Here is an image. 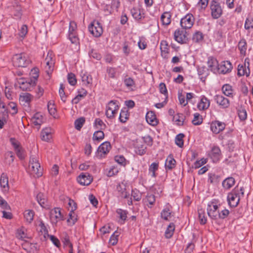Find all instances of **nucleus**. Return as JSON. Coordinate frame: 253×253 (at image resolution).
I'll list each match as a JSON object with an SVG mask.
<instances>
[{
	"mask_svg": "<svg viewBox=\"0 0 253 253\" xmlns=\"http://www.w3.org/2000/svg\"><path fill=\"white\" fill-rule=\"evenodd\" d=\"M19 87L23 90L31 91L36 84V80H26L19 82Z\"/></svg>",
	"mask_w": 253,
	"mask_h": 253,
	"instance_id": "obj_17",
	"label": "nucleus"
},
{
	"mask_svg": "<svg viewBox=\"0 0 253 253\" xmlns=\"http://www.w3.org/2000/svg\"><path fill=\"white\" fill-rule=\"evenodd\" d=\"M94 126L95 128L98 130H102L105 128L106 126L104 123V122L99 118L96 119L94 123Z\"/></svg>",
	"mask_w": 253,
	"mask_h": 253,
	"instance_id": "obj_39",
	"label": "nucleus"
},
{
	"mask_svg": "<svg viewBox=\"0 0 253 253\" xmlns=\"http://www.w3.org/2000/svg\"><path fill=\"white\" fill-rule=\"evenodd\" d=\"M173 120L176 122V124L178 126H182L183 124L184 118L182 114H177L176 116L173 117Z\"/></svg>",
	"mask_w": 253,
	"mask_h": 253,
	"instance_id": "obj_58",
	"label": "nucleus"
},
{
	"mask_svg": "<svg viewBox=\"0 0 253 253\" xmlns=\"http://www.w3.org/2000/svg\"><path fill=\"white\" fill-rule=\"evenodd\" d=\"M78 182L82 185H88L92 181V178L88 173H82L77 177Z\"/></svg>",
	"mask_w": 253,
	"mask_h": 253,
	"instance_id": "obj_15",
	"label": "nucleus"
},
{
	"mask_svg": "<svg viewBox=\"0 0 253 253\" xmlns=\"http://www.w3.org/2000/svg\"><path fill=\"white\" fill-rule=\"evenodd\" d=\"M28 33V27L26 25H23L19 30L18 35L20 38L24 39Z\"/></svg>",
	"mask_w": 253,
	"mask_h": 253,
	"instance_id": "obj_55",
	"label": "nucleus"
},
{
	"mask_svg": "<svg viewBox=\"0 0 253 253\" xmlns=\"http://www.w3.org/2000/svg\"><path fill=\"white\" fill-rule=\"evenodd\" d=\"M198 214L200 222L201 224H205L207 223V219L205 215V213L203 210H199Z\"/></svg>",
	"mask_w": 253,
	"mask_h": 253,
	"instance_id": "obj_49",
	"label": "nucleus"
},
{
	"mask_svg": "<svg viewBox=\"0 0 253 253\" xmlns=\"http://www.w3.org/2000/svg\"><path fill=\"white\" fill-rule=\"evenodd\" d=\"M160 49L162 56L166 58L169 53V48L168 43L166 41H162L161 42Z\"/></svg>",
	"mask_w": 253,
	"mask_h": 253,
	"instance_id": "obj_33",
	"label": "nucleus"
},
{
	"mask_svg": "<svg viewBox=\"0 0 253 253\" xmlns=\"http://www.w3.org/2000/svg\"><path fill=\"white\" fill-rule=\"evenodd\" d=\"M116 212L122 220L123 221L126 220L127 214V211H126L119 209L117 210Z\"/></svg>",
	"mask_w": 253,
	"mask_h": 253,
	"instance_id": "obj_52",
	"label": "nucleus"
},
{
	"mask_svg": "<svg viewBox=\"0 0 253 253\" xmlns=\"http://www.w3.org/2000/svg\"><path fill=\"white\" fill-rule=\"evenodd\" d=\"M134 149L135 153L140 156L146 153V147L141 142H137L134 145Z\"/></svg>",
	"mask_w": 253,
	"mask_h": 253,
	"instance_id": "obj_29",
	"label": "nucleus"
},
{
	"mask_svg": "<svg viewBox=\"0 0 253 253\" xmlns=\"http://www.w3.org/2000/svg\"><path fill=\"white\" fill-rule=\"evenodd\" d=\"M224 97V96L220 94H217L214 96V101L221 109L223 105Z\"/></svg>",
	"mask_w": 253,
	"mask_h": 253,
	"instance_id": "obj_57",
	"label": "nucleus"
},
{
	"mask_svg": "<svg viewBox=\"0 0 253 253\" xmlns=\"http://www.w3.org/2000/svg\"><path fill=\"white\" fill-rule=\"evenodd\" d=\"M117 234V232H114L110 237V240H109V243L112 245H115L118 241V234Z\"/></svg>",
	"mask_w": 253,
	"mask_h": 253,
	"instance_id": "obj_63",
	"label": "nucleus"
},
{
	"mask_svg": "<svg viewBox=\"0 0 253 253\" xmlns=\"http://www.w3.org/2000/svg\"><path fill=\"white\" fill-rule=\"evenodd\" d=\"M52 137V129L51 127L43 128L41 132V138L42 141L48 142Z\"/></svg>",
	"mask_w": 253,
	"mask_h": 253,
	"instance_id": "obj_20",
	"label": "nucleus"
},
{
	"mask_svg": "<svg viewBox=\"0 0 253 253\" xmlns=\"http://www.w3.org/2000/svg\"><path fill=\"white\" fill-rule=\"evenodd\" d=\"M69 216V217L67 220V222L69 225H74L78 220L77 215L74 212V211H73V212L70 211Z\"/></svg>",
	"mask_w": 253,
	"mask_h": 253,
	"instance_id": "obj_38",
	"label": "nucleus"
},
{
	"mask_svg": "<svg viewBox=\"0 0 253 253\" xmlns=\"http://www.w3.org/2000/svg\"><path fill=\"white\" fill-rule=\"evenodd\" d=\"M235 183V180L233 177H228L222 183L223 187L226 190L230 189Z\"/></svg>",
	"mask_w": 253,
	"mask_h": 253,
	"instance_id": "obj_28",
	"label": "nucleus"
},
{
	"mask_svg": "<svg viewBox=\"0 0 253 253\" xmlns=\"http://www.w3.org/2000/svg\"><path fill=\"white\" fill-rule=\"evenodd\" d=\"M37 200L41 206L44 208H47V199L45 196L42 193H39L37 195Z\"/></svg>",
	"mask_w": 253,
	"mask_h": 253,
	"instance_id": "obj_30",
	"label": "nucleus"
},
{
	"mask_svg": "<svg viewBox=\"0 0 253 253\" xmlns=\"http://www.w3.org/2000/svg\"><path fill=\"white\" fill-rule=\"evenodd\" d=\"M210 106V101L205 96L201 97L200 101L197 104V108L199 110H205Z\"/></svg>",
	"mask_w": 253,
	"mask_h": 253,
	"instance_id": "obj_21",
	"label": "nucleus"
},
{
	"mask_svg": "<svg viewBox=\"0 0 253 253\" xmlns=\"http://www.w3.org/2000/svg\"><path fill=\"white\" fill-rule=\"evenodd\" d=\"M12 63L16 67H26L30 61L24 53L16 54L12 57Z\"/></svg>",
	"mask_w": 253,
	"mask_h": 253,
	"instance_id": "obj_4",
	"label": "nucleus"
},
{
	"mask_svg": "<svg viewBox=\"0 0 253 253\" xmlns=\"http://www.w3.org/2000/svg\"><path fill=\"white\" fill-rule=\"evenodd\" d=\"M49 218L51 223L53 225H56L58 222L63 220L64 216L61 214V209L54 208L49 212Z\"/></svg>",
	"mask_w": 253,
	"mask_h": 253,
	"instance_id": "obj_6",
	"label": "nucleus"
},
{
	"mask_svg": "<svg viewBox=\"0 0 253 253\" xmlns=\"http://www.w3.org/2000/svg\"><path fill=\"white\" fill-rule=\"evenodd\" d=\"M218 206L214 205L213 207L210 205L207 206V212L208 215L212 219H217Z\"/></svg>",
	"mask_w": 253,
	"mask_h": 253,
	"instance_id": "obj_22",
	"label": "nucleus"
},
{
	"mask_svg": "<svg viewBox=\"0 0 253 253\" xmlns=\"http://www.w3.org/2000/svg\"><path fill=\"white\" fill-rule=\"evenodd\" d=\"M64 89L65 86L63 84H61L59 89V94L61 100L64 102H65L66 101L67 96L65 94Z\"/></svg>",
	"mask_w": 253,
	"mask_h": 253,
	"instance_id": "obj_50",
	"label": "nucleus"
},
{
	"mask_svg": "<svg viewBox=\"0 0 253 253\" xmlns=\"http://www.w3.org/2000/svg\"><path fill=\"white\" fill-rule=\"evenodd\" d=\"M119 106L118 105V101L117 100L110 101L106 107V116L108 118H113L117 114Z\"/></svg>",
	"mask_w": 253,
	"mask_h": 253,
	"instance_id": "obj_5",
	"label": "nucleus"
},
{
	"mask_svg": "<svg viewBox=\"0 0 253 253\" xmlns=\"http://www.w3.org/2000/svg\"><path fill=\"white\" fill-rule=\"evenodd\" d=\"M131 196L133 200L136 201H139L142 197L141 193L136 189L132 190Z\"/></svg>",
	"mask_w": 253,
	"mask_h": 253,
	"instance_id": "obj_54",
	"label": "nucleus"
},
{
	"mask_svg": "<svg viewBox=\"0 0 253 253\" xmlns=\"http://www.w3.org/2000/svg\"><path fill=\"white\" fill-rule=\"evenodd\" d=\"M146 121L149 124L153 126L158 124V121L154 113L152 111L148 112L146 115Z\"/></svg>",
	"mask_w": 253,
	"mask_h": 253,
	"instance_id": "obj_24",
	"label": "nucleus"
},
{
	"mask_svg": "<svg viewBox=\"0 0 253 253\" xmlns=\"http://www.w3.org/2000/svg\"><path fill=\"white\" fill-rule=\"evenodd\" d=\"M176 165V161L173 157L169 155L167 158L165 162V169L166 170H171L173 169Z\"/></svg>",
	"mask_w": 253,
	"mask_h": 253,
	"instance_id": "obj_27",
	"label": "nucleus"
},
{
	"mask_svg": "<svg viewBox=\"0 0 253 253\" xmlns=\"http://www.w3.org/2000/svg\"><path fill=\"white\" fill-rule=\"evenodd\" d=\"M155 201V196L151 194H148L142 200V202L144 205L150 208L154 205Z\"/></svg>",
	"mask_w": 253,
	"mask_h": 253,
	"instance_id": "obj_23",
	"label": "nucleus"
},
{
	"mask_svg": "<svg viewBox=\"0 0 253 253\" xmlns=\"http://www.w3.org/2000/svg\"><path fill=\"white\" fill-rule=\"evenodd\" d=\"M184 135L183 133H179L176 136L175 139V144L179 147L181 148L183 146V138Z\"/></svg>",
	"mask_w": 253,
	"mask_h": 253,
	"instance_id": "obj_48",
	"label": "nucleus"
},
{
	"mask_svg": "<svg viewBox=\"0 0 253 253\" xmlns=\"http://www.w3.org/2000/svg\"><path fill=\"white\" fill-rule=\"evenodd\" d=\"M208 65L211 70L214 73H217L218 70V66L217 60L213 57H210L208 60Z\"/></svg>",
	"mask_w": 253,
	"mask_h": 253,
	"instance_id": "obj_19",
	"label": "nucleus"
},
{
	"mask_svg": "<svg viewBox=\"0 0 253 253\" xmlns=\"http://www.w3.org/2000/svg\"><path fill=\"white\" fill-rule=\"evenodd\" d=\"M249 59L246 58L244 65H239L238 67V75L241 77L246 75L248 77L250 75Z\"/></svg>",
	"mask_w": 253,
	"mask_h": 253,
	"instance_id": "obj_11",
	"label": "nucleus"
},
{
	"mask_svg": "<svg viewBox=\"0 0 253 253\" xmlns=\"http://www.w3.org/2000/svg\"><path fill=\"white\" fill-rule=\"evenodd\" d=\"M129 116V114L128 113V111L126 108H124L121 110V111L120 114V121L123 123H126L128 119Z\"/></svg>",
	"mask_w": 253,
	"mask_h": 253,
	"instance_id": "obj_34",
	"label": "nucleus"
},
{
	"mask_svg": "<svg viewBox=\"0 0 253 253\" xmlns=\"http://www.w3.org/2000/svg\"><path fill=\"white\" fill-rule=\"evenodd\" d=\"M29 169L34 176L39 177L42 175V169L39 162L38 155L31 156L29 161Z\"/></svg>",
	"mask_w": 253,
	"mask_h": 253,
	"instance_id": "obj_3",
	"label": "nucleus"
},
{
	"mask_svg": "<svg viewBox=\"0 0 253 253\" xmlns=\"http://www.w3.org/2000/svg\"><path fill=\"white\" fill-rule=\"evenodd\" d=\"M159 168V163L158 162H154L152 163L149 167V174L152 177H156L157 175L156 173V171Z\"/></svg>",
	"mask_w": 253,
	"mask_h": 253,
	"instance_id": "obj_31",
	"label": "nucleus"
},
{
	"mask_svg": "<svg viewBox=\"0 0 253 253\" xmlns=\"http://www.w3.org/2000/svg\"><path fill=\"white\" fill-rule=\"evenodd\" d=\"M32 122L35 126H40L43 123V117L40 113H36L32 118Z\"/></svg>",
	"mask_w": 253,
	"mask_h": 253,
	"instance_id": "obj_32",
	"label": "nucleus"
},
{
	"mask_svg": "<svg viewBox=\"0 0 253 253\" xmlns=\"http://www.w3.org/2000/svg\"><path fill=\"white\" fill-rule=\"evenodd\" d=\"M208 3L209 0H200L197 4V6L199 10L203 11L207 7Z\"/></svg>",
	"mask_w": 253,
	"mask_h": 253,
	"instance_id": "obj_51",
	"label": "nucleus"
},
{
	"mask_svg": "<svg viewBox=\"0 0 253 253\" xmlns=\"http://www.w3.org/2000/svg\"><path fill=\"white\" fill-rule=\"evenodd\" d=\"M186 34V32L182 30L177 29L174 33V39L179 43H185L188 40Z\"/></svg>",
	"mask_w": 253,
	"mask_h": 253,
	"instance_id": "obj_12",
	"label": "nucleus"
},
{
	"mask_svg": "<svg viewBox=\"0 0 253 253\" xmlns=\"http://www.w3.org/2000/svg\"><path fill=\"white\" fill-rule=\"evenodd\" d=\"M208 156L213 163L218 162L220 160L221 156L219 147L215 145L212 146L211 150L208 153Z\"/></svg>",
	"mask_w": 253,
	"mask_h": 253,
	"instance_id": "obj_10",
	"label": "nucleus"
},
{
	"mask_svg": "<svg viewBox=\"0 0 253 253\" xmlns=\"http://www.w3.org/2000/svg\"><path fill=\"white\" fill-rule=\"evenodd\" d=\"M204 38L203 34L202 32L197 31L194 33L192 37V40L195 42H201Z\"/></svg>",
	"mask_w": 253,
	"mask_h": 253,
	"instance_id": "obj_45",
	"label": "nucleus"
},
{
	"mask_svg": "<svg viewBox=\"0 0 253 253\" xmlns=\"http://www.w3.org/2000/svg\"><path fill=\"white\" fill-rule=\"evenodd\" d=\"M244 195V188L243 187H235L227 195L228 205L231 207H236L239 204L240 199Z\"/></svg>",
	"mask_w": 253,
	"mask_h": 253,
	"instance_id": "obj_2",
	"label": "nucleus"
},
{
	"mask_svg": "<svg viewBox=\"0 0 253 253\" xmlns=\"http://www.w3.org/2000/svg\"><path fill=\"white\" fill-rule=\"evenodd\" d=\"M170 205H168L162 211L161 213V217L165 220H169L171 217L172 210Z\"/></svg>",
	"mask_w": 253,
	"mask_h": 253,
	"instance_id": "obj_25",
	"label": "nucleus"
},
{
	"mask_svg": "<svg viewBox=\"0 0 253 253\" xmlns=\"http://www.w3.org/2000/svg\"><path fill=\"white\" fill-rule=\"evenodd\" d=\"M238 48L240 51V53L242 55H245L246 54L247 50V42L245 39H241L238 43Z\"/></svg>",
	"mask_w": 253,
	"mask_h": 253,
	"instance_id": "obj_36",
	"label": "nucleus"
},
{
	"mask_svg": "<svg viewBox=\"0 0 253 253\" xmlns=\"http://www.w3.org/2000/svg\"><path fill=\"white\" fill-rule=\"evenodd\" d=\"M88 54L90 57H92L98 60H100L101 58V55L94 49H91L88 52Z\"/></svg>",
	"mask_w": 253,
	"mask_h": 253,
	"instance_id": "obj_62",
	"label": "nucleus"
},
{
	"mask_svg": "<svg viewBox=\"0 0 253 253\" xmlns=\"http://www.w3.org/2000/svg\"><path fill=\"white\" fill-rule=\"evenodd\" d=\"M175 230V225L173 223H170L169 225L168 226L166 231H165V237L166 238L169 239L170 238L174 233V231Z\"/></svg>",
	"mask_w": 253,
	"mask_h": 253,
	"instance_id": "obj_35",
	"label": "nucleus"
},
{
	"mask_svg": "<svg viewBox=\"0 0 253 253\" xmlns=\"http://www.w3.org/2000/svg\"><path fill=\"white\" fill-rule=\"evenodd\" d=\"M24 215L27 221L30 223L33 220L34 212L32 210H26L25 211Z\"/></svg>",
	"mask_w": 253,
	"mask_h": 253,
	"instance_id": "obj_41",
	"label": "nucleus"
},
{
	"mask_svg": "<svg viewBox=\"0 0 253 253\" xmlns=\"http://www.w3.org/2000/svg\"><path fill=\"white\" fill-rule=\"evenodd\" d=\"M225 124L224 123L216 121L212 122L211 124V130L215 134L219 133L224 129Z\"/></svg>",
	"mask_w": 253,
	"mask_h": 253,
	"instance_id": "obj_16",
	"label": "nucleus"
},
{
	"mask_svg": "<svg viewBox=\"0 0 253 253\" xmlns=\"http://www.w3.org/2000/svg\"><path fill=\"white\" fill-rule=\"evenodd\" d=\"M85 122V119L84 118H80L78 119H77L75 121V128L78 130H80L81 128L82 127L83 125L84 124Z\"/></svg>",
	"mask_w": 253,
	"mask_h": 253,
	"instance_id": "obj_53",
	"label": "nucleus"
},
{
	"mask_svg": "<svg viewBox=\"0 0 253 253\" xmlns=\"http://www.w3.org/2000/svg\"><path fill=\"white\" fill-rule=\"evenodd\" d=\"M32 99V95L29 93H25L23 95H20V100L22 102L26 103H29Z\"/></svg>",
	"mask_w": 253,
	"mask_h": 253,
	"instance_id": "obj_59",
	"label": "nucleus"
},
{
	"mask_svg": "<svg viewBox=\"0 0 253 253\" xmlns=\"http://www.w3.org/2000/svg\"><path fill=\"white\" fill-rule=\"evenodd\" d=\"M171 15L169 12H164L161 16V21L164 26H168L171 22Z\"/></svg>",
	"mask_w": 253,
	"mask_h": 253,
	"instance_id": "obj_26",
	"label": "nucleus"
},
{
	"mask_svg": "<svg viewBox=\"0 0 253 253\" xmlns=\"http://www.w3.org/2000/svg\"><path fill=\"white\" fill-rule=\"evenodd\" d=\"M83 94H78V95H77L75 97H74L72 100V103L74 104H77L79 103V102L83 98H84L86 95L87 94V91L86 90L84 89H83Z\"/></svg>",
	"mask_w": 253,
	"mask_h": 253,
	"instance_id": "obj_56",
	"label": "nucleus"
},
{
	"mask_svg": "<svg viewBox=\"0 0 253 253\" xmlns=\"http://www.w3.org/2000/svg\"><path fill=\"white\" fill-rule=\"evenodd\" d=\"M238 116L241 121H245L247 119V114L245 109H241L238 111Z\"/></svg>",
	"mask_w": 253,
	"mask_h": 253,
	"instance_id": "obj_64",
	"label": "nucleus"
},
{
	"mask_svg": "<svg viewBox=\"0 0 253 253\" xmlns=\"http://www.w3.org/2000/svg\"><path fill=\"white\" fill-rule=\"evenodd\" d=\"M203 122V118L202 116L198 113H196L194 114V119L192 121V124L195 126H198L201 124Z\"/></svg>",
	"mask_w": 253,
	"mask_h": 253,
	"instance_id": "obj_40",
	"label": "nucleus"
},
{
	"mask_svg": "<svg viewBox=\"0 0 253 253\" xmlns=\"http://www.w3.org/2000/svg\"><path fill=\"white\" fill-rule=\"evenodd\" d=\"M55 63V55L51 50H49L47 55L42 63L44 73L48 78H52Z\"/></svg>",
	"mask_w": 253,
	"mask_h": 253,
	"instance_id": "obj_1",
	"label": "nucleus"
},
{
	"mask_svg": "<svg viewBox=\"0 0 253 253\" xmlns=\"http://www.w3.org/2000/svg\"><path fill=\"white\" fill-rule=\"evenodd\" d=\"M198 74L201 77L200 79H203L206 78L208 74L209 70L205 67H199L198 69Z\"/></svg>",
	"mask_w": 253,
	"mask_h": 253,
	"instance_id": "obj_42",
	"label": "nucleus"
},
{
	"mask_svg": "<svg viewBox=\"0 0 253 253\" xmlns=\"http://www.w3.org/2000/svg\"><path fill=\"white\" fill-rule=\"evenodd\" d=\"M88 30L95 37H100L103 33V28L101 24L97 21H93L89 24L88 27Z\"/></svg>",
	"mask_w": 253,
	"mask_h": 253,
	"instance_id": "obj_7",
	"label": "nucleus"
},
{
	"mask_svg": "<svg viewBox=\"0 0 253 253\" xmlns=\"http://www.w3.org/2000/svg\"><path fill=\"white\" fill-rule=\"evenodd\" d=\"M121 87L126 92L134 91L136 88L134 80H122Z\"/></svg>",
	"mask_w": 253,
	"mask_h": 253,
	"instance_id": "obj_13",
	"label": "nucleus"
},
{
	"mask_svg": "<svg viewBox=\"0 0 253 253\" xmlns=\"http://www.w3.org/2000/svg\"><path fill=\"white\" fill-rule=\"evenodd\" d=\"M229 214V211L227 209L222 210L218 212L217 216V219H224L228 216Z\"/></svg>",
	"mask_w": 253,
	"mask_h": 253,
	"instance_id": "obj_60",
	"label": "nucleus"
},
{
	"mask_svg": "<svg viewBox=\"0 0 253 253\" xmlns=\"http://www.w3.org/2000/svg\"><path fill=\"white\" fill-rule=\"evenodd\" d=\"M211 15L213 18L217 19L222 13V10L219 3L215 0H212L210 3Z\"/></svg>",
	"mask_w": 253,
	"mask_h": 253,
	"instance_id": "obj_8",
	"label": "nucleus"
},
{
	"mask_svg": "<svg viewBox=\"0 0 253 253\" xmlns=\"http://www.w3.org/2000/svg\"><path fill=\"white\" fill-rule=\"evenodd\" d=\"M62 242L66 247H69V248L72 247V244L70 242L69 236L65 233L64 237L62 238Z\"/></svg>",
	"mask_w": 253,
	"mask_h": 253,
	"instance_id": "obj_61",
	"label": "nucleus"
},
{
	"mask_svg": "<svg viewBox=\"0 0 253 253\" xmlns=\"http://www.w3.org/2000/svg\"><path fill=\"white\" fill-rule=\"evenodd\" d=\"M0 185L1 187L5 188L8 187V178L5 174L2 173L0 179Z\"/></svg>",
	"mask_w": 253,
	"mask_h": 253,
	"instance_id": "obj_47",
	"label": "nucleus"
},
{
	"mask_svg": "<svg viewBox=\"0 0 253 253\" xmlns=\"http://www.w3.org/2000/svg\"><path fill=\"white\" fill-rule=\"evenodd\" d=\"M68 38L72 43L77 44L79 43V39L77 33H69Z\"/></svg>",
	"mask_w": 253,
	"mask_h": 253,
	"instance_id": "obj_46",
	"label": "nucleus"
},
{
	"mask_svg": "<svg viewBox=\"0 0 253 253\" xmlns=\"http://www.w3.org/2000/svg\"><path fill=\"white\" fill-rule=\"evenodd\" d=\"M47 108H48L49 113L51 115H52V116L55 117L54 116L56 114V110L54 107V103L53 101H50L48 102V103L47 104Z\"/></svg>",
	"mask_w": 253,
	"mask_h": 253,
	"instance_id": "obj_44",
	"label": "nucleus"
},
{
	"mask_svg": "<svg viewBox=\"0 0 253 253\" xmlns=\"http://www.w3.org/2000/svg\"><path fill=\"white\" fill-rule=\"evenodd\" d=\"M111 148L110 142L106 141L102 143L98 148L97 153L100 154V157H102L103 155L108 153Z\"/></svg>",
	"mask_w": 253,
	"mask_h": 253,
	"instance_id": "obj_18",
	"label": "nucleus"
},
{
	"mask_svg": "<svg viewBox=\"0 0 253 253\" xmlns=\"http://www.w3.org/2000/svg\"><path fill=\"white\" fill-rule=\"evenodd\" d=\"M222 90L223 93L227 96H232L233 90L232 86L228 84H225L222 86Z\"/></svg>",
	"mask_w": 253,
	"mask_h": 253,
	"instance_id": "obj_37",
	"label": "nucleus"
},
{
	"mask_svg": "<svg viewBox=\"0 0 253 253\" xmlns=\"http://www.w3.org/2000/svg\"><path fill=\"white\" fill-rule=\"evenodd\" d=\"M104 137V133L102 130H98L94 132L93 135V139L94 140L100 141Z\"/></svg>",
	"mask_w": 253,
	"mask_h": 253,
	"instance_id": "obj_43",
	"label": "nucleus"
},
{
	"mask_svg": "<svg viewBox=\"0 0 253 253\" xmlns=\"http://www.w3.org/2000/svg\"><path fill=\"white\" fill-rule=\"evenodd\" d=\"M232 69V65L229 61H222L218 66V74H225L231 72Z\"/></svg>",
	"mask_w": 253,
	"mask_h": 253,
	"instance_id": "obj_14",
	"label": "nucleus"
},
{
	"mask_svg": "<svg viewBox=\"0 0 253 253\" xmlns=\"http://www.w3.org/2000/svg\"><path fill=\"white\" fill-rule=\"evenodd\" d=\"M195 21V18L192 14L188 13L180 20V25L183 29H189L192 28Z\"/></svg>",
	"mask_w": 253,
	"mask_h": 253,
	"instance_id": "obj_9",
	"label": "nucleus"
}]
</instances>
